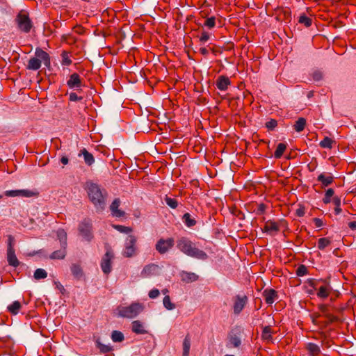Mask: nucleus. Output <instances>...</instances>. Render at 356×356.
Returning <instances> with one entry per match:
<instances>
[{
  "mask_svg": "<svg viewBox=\"0 0 356 356\" xmlns=\"http://www.w3.org/2000/svg\"><path fill=\"white\" fill-rule=\"evenodd\" d=\"M86 190L96 211L102 212L106 207L107 192L104 189H101L98 184L90 181L86 182Z\"/></svg>",
  "mask_w": 356,
  "mask_h": 356,
  "instance_id": "nucleus-1",
  "label": "nucleus"
},
{
  "mask_svg": "<svg viewBox=\"0 0 356 356\" xmlns=\"http://www.w3.org/2000/svg\"><path fill=\"white\" fill-rule=\"evenodd\" d=\"M177 248L188 257L200 260H206L208 258L207 254L197 248L195 245L188 238L181 237L177 241Z\"/></svg>",
  "mask_w": 356,
  "mask_h": 356,
  "instance_id": "nucleus-2",
  "label": "nucleus"
},
{
  "mask_svg": "<svg viewBox=\"0 0 356 356\" xmlns=\"http://www.w3.org/2000/svg\"><path fill=\"white\" fill-rule=\"evenodd\" d=\"M35 57L31 58L26 65V68L30 70H38L41 67V63L49 67L50 66L49 55L41 48H36L35 51Z\"/></svg>",
  "mask_w": 356,
  "mask_h": 356,
  "instance_id": "nucleus-3",
  "label": "nucleus"
},
{
  "mask_svg": "<svg viewBox=\"0 0 356 356\" xmlns=\"http://www.w3.org/2000/svg\"><path fill=\"white\" fill-rule=\"evenodd\" d=\"M145 306L140 302H132L128 306H120L118 308V315L123 318H133L143 312Z\"/></svg>",
  "mask_w": 356,
  "mask_h": 356,
  "instance_id": "nucleus-4",
  "label": "nucleus"
},
{
  "mask_svg": "<svg viewBox=\"0 0 356 356\" xmlns=\"http://www.w3.org/2000/svg\"><path fill=\"white\" fill-rule=\"evenodd\" d=\"M138 237L134 234H129L126 238L124 248L122 252L123 257L131 258L135 257L138 253Z\"/></svg>",
  "mask_w": 356,
  "mask_h": 356,
  "instance_id": "nucleus-5",
  "label": "nucleus"
},
{
  "mask_svg": "<svg viewBox=\"0 0 356 356\" xmlns=\"http://www.w3.org/2000/svg\"><path fill=\"white\" fill-rule=\"evenodd\" d=\"M15 22L17 24L18 29L24 33H29L33 27V23L30 19L29 15L23 11H21L17 15Z\"/></svg>",
  "mask_w": 356,
  "mask_h": 356,
  "instance_id": "nucleus-6",
  "label": "nucleus"
},
{
  "mask_svg": "<svg viewBox=\"0 0 356 356\" xmlns=\"http://www.w3.org/2000/svg\"><path fill=\"white\" fill-rule=\"evenodd\" d=\"M232 309L235 315H239L243 310L248 302L246 295H236L232 298Z\"/></svg>",
  "mask_w": 356,
  "mask_h": 356,
  "instance_id": "nucleus-7",
  "label": "nucleus"
},
{
  "mask_svg": "<svg viewBox=\"0 0 356 356\" xmlns=\"http://www.w3.org/2000/svg\"><path fill=\"white\" fill-rule=\"evenodd\" d=\"M79 232L85 240L90 241L93 238L92 226L90 220H83L79 225Z\"/></svg>",
  "mask_w": 356,
  "mask_h": 356,
  "instance_id": "nucleus-8",
  "label": "nucleus"
},
{
  "mask_svg": "<svg viewBox=\"0 0 356 356\" xmlns=\"http://www.w3.org/2000/svg\"><path fill=\"white\" fill-rule=\"evenodd\" d=\"M4 195L7 197H38L39 193L36 190H29V189H22V190H10L6 191L4 192Z\"/></svg>",
  "mask_w": 356,
  "mask_h": 356,
  "instance_id": "nucleus-9",
  "label": "nucleus"
},
{
  "mask_svg": "<svg viewBox=\"0 0 356 356\" xmlns=\"http://www.w3.org/2000/svg\"><path fill=\"white\" fill-rule=\"evenodd\" d=\"M175 244L172 238H168L166 239L160 238L155 245L156 250L161 254L168 252Z\"/></svg>",
  "mask_w": 356,
  "mask_h": 356,
  "instance_id": "nucleus-10",
  "label": "nucleus"
},
{
  "mask_svg": "<svg viewBox=\"0 0 356 356\" xmlns=\"http://www.w3.org/2000/svg\"><path fill=\"white\" fill-rule=\"evenodd\" d=\"M114 255L113 252L110 250H108L102 259L101 268L106 275L109 274L111 271V261Z\"/></svg>",
  "mask_w": 356,
  "mask_h": 356,
  "instance_id": "nucleus-11",
  "label": "nucleus"
},
{
  "mask_svg": "<svg viewBox=\"0 0 356 356\" xmlns=\"http://www.w3.org/2000/svg\"><path fill=\"white\" fill-rule=\"evenodd\" d=\"M318 307L329 323H332L337 320V317L332 314V307L329 305L321 304Z\"/></svg>",
  "mask_w": 356,
  "mask_h": 356,
  "instance_id": "nucleus-12",
  "label": "nucleus"
},
{
  "mask_svg": "<svg viewBox=\"0 0 356 356\" xmlns=\"http://www.w3.org/2000/svg\"><path fill=\"white\" fill-rule=\"evenodd\" d=\"M160 268L157 264H150L145 266L141 271V276L143 277H148L153 275H156L159 273Z\"/></svg>",
  "mask_w": 356,
  "mask_h": 356,
  "instance_id": "nucleus-13",
  "label": "nucleus"
},
{
  "mask_svg": "<svg viewBox=\"0 0 356 356\" xmlns=\"http://www.w3.org/2000/svg\"><path fill=\"white\" fill-rule=\"evenodd\" d=\"M121 201L120 198H115L110 205V211L113 216L121 218L125 216V212L119 209Z\"/></svg>",
  "mask_w": 356,
  "mask_h": 356,
  "instance_id": "nucleus-14",
  "label": "nucleus"
},
{
  "mask_svg": "<svg viewBox=\"0 0 356 356\" xmlns=\"http://www.w3.org/2000/svg\"><path fill=\"white\" fill-rule=\"evenodd\" d=\"M263 231L271 236H274L280 231V226L277 222L269 220L266 222Z\"/></svg>",
  "mask_w": 356,
  "mask_h": 356,
  "instance_id": "nucleus-15",
  "label": "nucleus"
},
{
  "mask_svg": "<svg viewBox=\"0 0 356 356\" xmlns=\"http://www.w3.org/2000/svg\"><path fill=\"white\" fill-rule=\"evenodd\" d=\"M216 85L217 88L220 91H226L231 85V81L229 77L225 75H220L217 78Z\"/></svg>",
  "mask_w": 356,
  "mask_h": 356,
  "instance_id": "nucleus-16",
  "label": "nucleus"
},
{
  "mask_svg": "<svg viewBox=\"0 0 356 356\" xmlns=\"http://www.w3.org/2000/svg\"><path fill=\"white\" fill-rule=\"evenodd\" d=\"M67 84L70 88H79L82 86V81L77 73H73L70 76Z\"/></svg>",
  "mask_w": 356,
  "mask_h": 356,
  "instance_id": "nucleus-17",
  "label": "nucleus"
},
{
  "mask_svg": "<svg viewBox=\"0 0 356 356\" xmlns=\"http://www.w3.org/2000/svg\"><path fill=\"white\" fill-rule=\"evenodd\" d=\"M317 181L326 187L332 184L334 177L330 172H323L318 176Z\"/></svg>",
  "mask_w": 356,
  "mask_h": 356,
  "instance_id": "nucleus-18",
  "label": "nucleus"
},
{
  "mask_svg": "<svg viewBox=\"0 0 356 356\" xmlns=\"http://www.w3.org/2000/svg\"><path fill=\"white\" fill-rule=\"evenodd\" d=\"M7 261L11 266L17 267L19 265V261L16 257L14 248H10V250H7Z\"/></svg>",
  "mask_w": 356,
  "mask_h": 356,
  "instance_id": "nucleus-19",
  "label": "nucleus"
},
{
  "mask_svg": "<svg viewBox=\"0 0 356 356\" xmlns=\"http://www.w3.org/2000/svg\"><path fill=\"white\" fill-rule=\"evenodd\" d=\"M263 296L264 297L265 302L268 304H273L277 298V292L274 289H266Z\"/></svg>",
  "mask_w": 356,
  "mask_h": 356,
  "instance_id": "nucleus-20",
  "label": "nucleus"
},
{
  "mask_svg": "<svg viewBox=\"0 0 356 356\" xmlns=\"http://www.w3.org/2000/svg\"><path fill=\"white\" fill-rule=\"evenodd\" d=\"M331 291L332 287L329 284H324L318 288L316 295L319 298L325 299L330 296Z\"/></svg>",
  "mask_w": 356,
  "mask_h": 356,
  "instance_id": "nucleus-21",
  "label": "nucleus"
},
{
  "mask_svg": "<svg viewBox=\"0 0 356 356\" xmlns=\"http://www.w3.org/2000/svg\"><path fill=\"white\" fill-rule=\"evenodd\" d=\"M83 156L84 162L88 166L92 165L95 163V158L93 155L90 153L86 149L83 148L80 151L79 156Z\"/></svg>",
  "mask_w": 356,
  "mask_h": 356,
  "instance_id": "nucleus-22",
  "label": "nucleus"
},
{
  "mask_svg": "<svg viewBox=\"0 0 356 356\" xmlns=\"http://www.w3.org/2000/svg\"><path fill=\"white\" fill-rule=\"evenodd\" d=\"M198 275L194 273L183 271L181 273V279L186 283L193 282L198 280Z\"/></svg>",
  "mask_w": 356,
  "mask_h": 356,
  "instance_id": "nucleus-23",
  "label": "nucleus"
},
{
  "mask_svg": "<svg viewBox=\"0 0 356 356\" xmlns=\"http://www.w3.org/2000/svg\"><path fill=\"white\" fill-rule=\"evenodd\" d=\"M57 238L59 241L60 247L67 248V236L66 232L63 229H58L56 231Z\"/></svg>",
  "mask_w": 356,
  "mask_h": 356,
  "instance_id": "nucleus-24",
  "label": "nucleus"
},
{
  "mask_svg": "<svg viewBox=\"0 0 356 356\" xmlns=\"http://www.w3.org/2000/svg\"><path fill=\"white\" fill-rule=\"evenodd\" d=\"M306 349L310 356H318L321 353L320 347L314 343H308L306 345Z\"/></svg>",
  "mask_w": 356,
  "mask_h": 356,
  "instance_id": "nucleus-25",
  "label": "nucleus"
},
{
  "mask_svg": "<svg viewBox=\"0 0 356 356\" xmlns=\"http://www.w3.org/2000/svg\"><path fill=\"white\" fill-rule=\"evenodd\" d=\"M67 254V248L60 247V250L54 251L49 258L51 259H63Z\"/></svg>",
  "mask_w": 356,
  "mask_h": 356,
  "instance_id": "nucleus-26",
  "label": "nucleus"
},
{
  "mask_svg": "<svg viewBox=\"0 0 356 356\" xmlns=\"http://www.w3.org/2000/svg\"><path fill=\"white\" fill-rule=\"evenodd\" d=\"M132 331L136 334H143L147 332L144 329L142 323L139 321H134L131 323Z\"/></svg>",
  "mask_w": 356,
  "mask_h": 356,
  "instance_id": "nucleus-27",
  "label": "nucleus"
},
{
  "mask_svg": "<svg viewBox=\"0 0 356 356\" xmlns=\"http://www.w3.org/2000/svg\"><path fill=\"white\" fill-rule=\"evenodd\" d=\"M21 307V303L19 301L16 300L14 301L11 305L8 306V310L10 314L16 315L19 313Z\"/></svg>",
  "mask_w": 356,
  "mask_h": 356,
  "instance_id": "nucleus-28",
  "label": "nucleus"
},
{
  "mask_svg": "<svg viewBox=\"0 0 356 356\" xmlns=\"http://www.w3.org/2000/svg\"><path fill=\"white\" fill-rule=\"evenodd\" d=\"M95 343L101 353H107L113 350L111 346L103 344L99 339L96 340Z\"/></svg>",
  "mask_w": 356,
  "mask_h": 356,
  "instance_id": "nucleus-29",
  "label": "nucleus"
},
{
  "mask_svg": "<svg viewBox=\"0 0 356 356\" xmlns=\"http://www.w3.org/2000/svg\"><path fill=\"white\" fill-rule=\"evenodd\" d=\"M273 330L270 326H264L261 332V338L264 340L270 341L272 339Z\"/></svg>",
  "mask_w": 356,
  "mask_h": 356,
  "instance_id": "nucleus-30",
  "label": "nucleus"
},
{
  "mask_svg": "<svg viewBox=\"0 0 356 356\" xmlns=\"http://www.w3.org/2000/svg\"><path fill=\"white\" fill-rule=\"evenodd\" d=\"M241 343V339L236 335H231L229 337L228 346L230 348H238Z\"/></svg>",
  "mask_w": 356,
  "mask_h": 356,
  "instance_id": "nucleus-31",
  "label": "nucleus"
},
{
  "mask_svg": "<svg viewBox=\"0 0 356 356\" xmlns=\"http://www.w3.org/2000/svg\"><path fill=\"white\" fill-rule=\"evenodd\" d=\"M183 222L188 227H191L196 224V220L193 218L190 213H186L182 217Z\"/></svg>",
  "mask_w": 356,
  "mask_h": 356,
  "instance_id": "nucleus-32",
  "label": "nucleus"
},
{
  "mask_svg": "<svg viewBox=\"0 0 356 356\" xmlns=\"http://www.w3.org/2000/svg\"><path fill=\"white\" fill-rule=\"evenodd\" d=\"M286 149V145L285 143H280L277 145V148L274 153V156L276 159H280L282 156L284 151Z\"/></svg>",
  "mask_w": 356,
  "mask_h": 356,
  "instance_id": "nucleus-33",
  "label": "nucleus"
},
{
  "mask_svg": "<svg viewBox=\"0 0 356 356\" xmlns=\"http://www.w3.org/2000/svg\"><path fill=\"white\" fill-rule=\"evenodd\" d=\"M306 125V120L304 118H300L295 122L293 127L297 132H300L304 130Z\"/></svg>",
  "mask_w": 356,
  "mask_h": 356,
  "instance_id": "nucleus-34",
  "label": "nucleus"
},
{
  "mask_svg": "<svg viewBox=\"0 0 356 356\" xmlns=\"http://www.w3.org/2000/svg\"><path fill=\"white\" fill-rule=\"evenodd\" d=\"M71 271L72 275L77 279H80L83 275V271L81 266L78 264H72L71 266Z\"/></svg>",
  "mask_w": 356,
  "mask_h": 356,
  "instance_id": "nucleus-35",
  "label": "nucleus"
},
{
  "mask_svg": "<svg viewBox=\"0 0 356 356\" xmlns=\"http://www.w3.org/2000/svg\"><path fill=\"white\" fill-rule=\"evenodd\" d=\"M191 348V339L188 335L186 336L183 341V356H188Z\"/></svg>",
  "mask_w": 356,
  "mask_h": 356,
  "instance_id": "nucleus-36",
  "label": "nucleus"
},
{
  "mask_svg": "<svg viewBox=\"0 0 356 356\" xmlns=\"http://www.w3.org/2000/svg\"><path fill=\"white\" fill-rule=\"evenodd\" d=\"M112 227L120 232V233H124L127 234H130L133 232V229L131 227H127L120 225H113Z\"/></svg>",
  "mask_w": 356,
  "mask_h": 356,
  "instance_id": "nucleus-37",
  "label": "nucleus"
},
{
  "mask_svg": "<svg viewBox=\"0 0 356 356\" xmlns=\"http://www.w3.org/2000/svg\"><path fill=\"white\" fill-rule=\"evenodd\" d=\"M331 244V241L328 238H320L318 241V248L323 250Z\"/></svg>",
  "mask_w": 356,
  "mask_h": 356,
  "instance_id": "nucleus-38",
  "label": "nucleus"
},
{
  "mask_svg": "<svg viewBox=\"0 0 356 356\" xmlns=\"http://www.w3.org/2000/svg\"><path fill=\"white\" fill-rule=\"evenodd\" d=\"M33 277L37 280L44 279L47 277V273L42 268H38L35 270Z\"/></svg>",
  "mask_w": 356,
  "mask_h": 356,
  "instance_id": "nucleus-39",
  "label": "nucleus"
},
{
  "mask_svg": "<svg viewBox=\"0 0 356 356\" xmlns=\"http://www.w3.org/2000/svg\"><path fill=\"white\" fill-rule=\"evenodd\" d=\"M111 339L114 342H122L124 340V337L122 332L114 330L111 334Z\"/></svg>",
  "mask_w": 356,
  "mask_h": 356,
  "instance_id": "nucleus-40",
  "label": "nucleus"
},
{
  "mask_svg": "<svg viewBox=\"0 0 356 356\" xmlns=\"http://www.w3.org/2000/svg\"><path fill=\"white\" fill-rule=\"evenodd\" d=\"M163 303L165 308L168 310H172L175 308V305L171 302L170 298L168 295L163 298Z\"/></svg>",
  "mask_w": 356,
  "mask_h": 356,
  "instance_id": "nucleus-41",
  "label": "nucleus"
},
{
  "mask_svg": "<svg viewBox=\"0 0 356 356\" xmlns=\"http://www.w3.org/2000/svg\"><path fill=\"white\" fill-rule=\"evenodd\" d=\"M334 141L328 137H325L323 140L319 143L320 146L323 148L331 149Z\"/></svg>",
  "mask_w": 356,
  "mask_h": 356,
  "instance_id": "nucleus-42",
  "label": "nucleus"
},
{
  "mask_svg": "<svg viewBox=\"0 0 356 356\" xmlns=\"http://www.w3.org/2000/svg\"><path fill=\"white\" fill-rule=\"evenodd\" d=\"M164 200L166 204L171 209H175L178 207V202L175 198H172L166 195Z\"/></svg>",
  "mask_w": 356,
  "mask_h": 356,
  "instance_id": "nucleus-43",
  "label": "nucleus"
},
{
  "mask_svg": "<svg viewBox=\"0 0 356 356\" xmlns=\"http://www.w3.org/2000/svg\"><path fill=\"white\" fill-rule=\"evenodd\" d=\"M216 19L214 16L207 18L204 22V26L209 29L214 28L216 26Z\"/></svg>",
  "mask_w": 356,
  "mask_h": 356,
  "instance_id": "nucleus-44",
  "label": "nucleus"
},
{
  "mask_svg": "<svg viewBox=\"0 0 356 356\" xmlns=\"http://www.w3.org/2000/svg\"><path fill=\"white\" fill-rule=\"evenodd\" d=\"M298 22L300 24H305L306 27H309L312 25V19L309 17L302 15L300 16Z\"/></svg>",
  "mask_w": 356,
  "mask_h": 356,
  "instance_id": "nucleus-45",
  "label": "nucleus"
},
{
  "mask_svg": "<svg viewBox=\"0 0 356 356\" xmlns=\"http://www.w3.org/2000/svg\"><path fill=\"white\" fill-rule=\"evenodd\" d=\"M61 57H62V61H61V64L63 65H71L72 63V60L70 58L69 56H68V53L67 51H63L62 54H61Z\"/></svg>",
  "mask_w": 356,
  "mask_h": 356,
  "instance_id": "nucleus-46",
  "label": "nucleus"
},
{
  "mask_svg": "<svg viewBox=\"0 0 356 356\" xmlns=\"http://www.w3.org/2000/svg\"><path fill=\"white\" fill-rule=\"evenodd\" d=\"M334 192L332 188H329L325 191V197L323 199V201L325 204H328L331 201V197L333 196Z\"/></svg>",
  "mask_w": 356,
  "mask_h": 356,
  "instance_id": "nucleus-47",
  "label": "nucleus"
},
{
  "mask_svg": "<svg viewBox=\"0 0 356 356\" xmlns=\"http://www.w3.org/2000/svg\"><path fill=\"white\" fill-rule=\"evenodd\" d=\"M333 203L335 205L334 212L337 215L339 214L341 212V200L338 197H334L333 198Z\"/></svg>",
  "mask_w": 356,
  "mask_h": 356,
  "instance_id": "nucleus-48",
  "label": "nucleus"
},
{
  "mask_svg": "<svg viewBox=\"0 0 356 356\" xmlns=\"http://www.w3.org/2000/svg\"><path fill=\"white\" fill-rule=\"evenodd\" d=\"M210 37H211L210 33H209L208 32H207L205 31H202L201 33V35L199 38L200 42L202 44H204L210 39Z\"/></svg>",
  "mask_w": 356,
  "mask_h": 356,
  "instance_id": "nucleus-49",
  "label": "nucleus"
},
{
  "mask_svg": "<svg viewBox=\"0 0 356 356\" xmlns=\"http://www.w3.org/2000/svg\"><path fill=\"white\" fill-rule=\"evenodd\" d=\"M307 274V268L305 265H300L296 270V275L302 277Z\"/></svg>",
  "mask_w": 356,
  "mask_h": 356,
  "instance_id": "nucleus-50",
  "label": "nucleus"
},
{
  "mask_svg": "<svg viewBox=\"0 0 356 356\" xmlns=\"http://www.w3.org/2000/svg\"><path fill=\"white\" fill-rule=\"evenodd\" d=\"M312 76L315 81H318L323 78V73L319 70H316L312 74Z\"/></svg>",
  "mask_w": 356,
  "mask_h": 356,
  "instance_id": "nucleus-51",
  "label": "nucleus"
},
{
  "mask_svg": "<svg viewBox=\"0 0 356 356\" xmlns=\"http://www.w3.org/2000/svg\"><path fill=\"white\" fill-rule=\"evenodd\" d=\"M277 120H273V119L266 123V127L268 129H273L274 128H275L277 127Z\"/></svg>",
  "mask_w": 356,
  "mask_h": 356,
  "instance_id": "nucleus-52",
  "label": "nucleus"
},
{
  "mask_svg": "<svg viewBox=\"0 0 356 356\" xmlns=\"http://www.w3.org/2000/svg\"><path fill=\"white\" fill-rule=\"evenodd\" d=\"M159 294H160V292H159V289H152L151 291H149L148 296L150 298L154 299V298H157L159 296Z\"/></svg>",
  "mask_w": 356,
  "mask_h": 356,
  "instance_id": "nucleus-53",
  "label": "nucleus"
},
{
  "mask_svg": "<svg viewBox=\"0 0 356 356\" xmlns=\"http://www.w3.org/2000/svg\"><path fill=\"white\" fill-rule=\"evenodd\" d=\"M69 99L72 102L81 101L83 97H79L75 92H71L69 95Z\"/></svg>",
  "mask_w": 356,
  "mask_h": 356,
  "instance_id": "nucleus-54",
  "label": "nucleus"
},
{
  "mask_svg": "<svg viewBox=\"0 0 356 356\" xmlns=\"http://www.w3.org/2000/svg\"><path fill=\"white\" fill-rule=\"evenodd\" d=\"M305 213V209L302 206H300L298 209H296V214L298 217H302Z\"/></svg>",
  "mask_w": 356,
  "mask_h": 356,
  "instance_id": "nucleus-55",
  "label": "nucleus"
},
{
  "mask_svg": "<svg viewBox=\"0 0 356 356\" xmlns=\"http://www.w3.org/2000/svg\"><path fill=\"white\" fill-rule=\"evenodd\" d=\"M54 284L56 285V288L63 294L65 291L64 286L59 282H55Z\"/></svg>",
  "mask_w": 356,
  "mask_h": 356,
  "instance_id": "nucleus-56",
  "label": "nucleus"
},
{
  "mask_svg": "<svg viewBox=\"0 0 356 356\" xmlns=\"http://www.w3.org/2000/svg\"><path fill=\"white\" fill-rule=\"evenodd\" d=\"M314 222L316 227H321L323 225V220L318 218H314Z\"/></svg>",
  "mask_w": 356,
  "mask_h": 356,
  "instance_id": "nucleus-57",
  "label": "nucleus"
},
{
  "mask_svg": "<svg viewBox=\"0 0 356 356\" xmlns=\"http://www.w3.org/2000/svg\"><path fill=\"white\" fill-rule=\"evenodd\" d=\"M13 244H14V238L12 236H9L7 250H10V248H14Z\"/></svg>",
  "mask_w": 356,
  "mask_h": 356,
  "instance_id": "nucleus-58",
  "label": "nucleus"
},
{
  "mask_svg": "<svg viewBox=\"0 0 356 356\" xmlns=\"http://www.w3.org/2000/svg\"><path fill=\"white\" fill-rule=\"evenodd\" d=\"M209 50L207 47H200V49H199V52H200L202 55H203V56H208V54H209Z\"/></svg>",
  "mask_w": 356,
  "mask_h": 356,
  "instance_id": "nucleus-59",
  "label": "nucleus"
},
{
  "mask_svg": "<svg viewBox=\"0 0 356 356\" xmlns=\"http://www.w3.org/2000/svg\"><path fill=\"white\" fill-rule=\"evenodd\" d=\"M348 226L351 229H356V221H352L348 223Z\"/></svg>",
  "mask_w": 356,
  "mask_h": 356,
  "instance_id": "nucleus-60",
  "label": "nucleus"
},
{
  "mask_svg": "<svg viewBox=\"0 0 356 356\" xmlns=\"http://www.w3.org/2000/svg\"><path fill=\"white\" fill-rule=\"evenodd\" d=\"M68 159L67 157L66 156H62V158L60 159V162L63 164V165H67L68 163Z\"/></svg>",
  "mask_w": 356,
  "mask_h": 356,
  "instance_id": "nucleus-61",
  "label": "nucleus"
},
{
  "mask_svg": "<svg viewBox=\"0 0 356 356\" xmlns=\"http://www.w3.org/2000/svg\"><path fill=\"white\" fill-rule=\"evenodd\" d=\"M168 292V289H163V290H162V293H163V294H166Z\"/></svg>",
  "mask_w": 356,
  "mask_h": 356,
  "instance_id": "nucleus-62",
  "label": "nucleus"
},
{
  "mask_svg": "<svg viewBox=\"0 0 356 356\" xmlns=\"http://www.w3.org/2000/svg\"><path fill=\"white\" fill-rule=\"evenodd\" d=\"M209 50H211L213 53H215V49L213 47H209Z\"/></svg>",
  "mask_w": 356,
  "mask_h": 356,
  "instance_id": "nucleus-63",
  "label": "nucleus"
},
{
  "mask_svg": "<svg viewBox=\"0 0 356 356\" xmlns=\"http://www.w3.org/2000/svg\"><path fill=\"white\" fill-rule=\"evenodd\" d=\"M225 356H234V355H228L227 354V355H225Z\"/></svg>",
  "mask_w": 356,
  "mask_h": 356,
  "instance_id": "nucleus-64",
  "label": "nucleus"
}]
</instances>
